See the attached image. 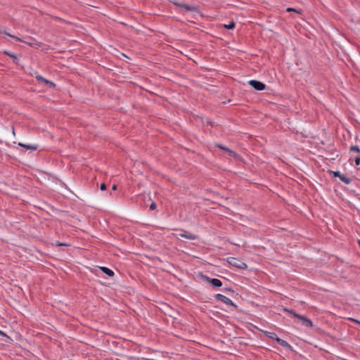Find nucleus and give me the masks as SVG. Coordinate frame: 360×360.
Masks as SVG:
<instances>
[{
    "label": "nucleus",
    "instance_id": "obj_25",
    "mask_svg": "<svg viewBox=\"0 0 360 360\" xmlns=\"http://www.w3.org/2000/svg\"><path fill=\"white\" fill-rule=\"evenodd\" d=\"M0 336H1V337H2V338H8V339L9 338V337H8V336H7V335H6V333H4V332H3V331H1V330H0Z\"/></svg>",
    "mask_w": 360,
    "mask_h": 360
},
{
    "label": "nucleus",
    "instance_id": "obj_14",
    "mask_svg": "<svg viewBox=\"0 0 360 360\" xmlns=\"http://www.w3.org/2000/svg\"><path fill=\"white\" fill-rule=\"evenodd\" d=\"M340 179L346 184H349L352 182V179L349 178L345 174H341Z\"/></svg>",
    "mask_w": 360,
    "mask_h": 360
},
{
    "label": "nucleus",
    "instance_id": "obj_22",
    "mask_svg": "<svg viewBox=\"0 0 360 360\" xmlns=\"http://www.w3.org/2000/svg\"><path fill=\"white\" fill-rule=\"evenodd\" d=\"M56 246H69V244L63 243H60V242H56Z\"/></svg>",
    "mask_w": 360,
    "mask_h": 360
},
{
    "label": "nucleus",
    "instance_id": "obj_4",
    "mask_svg": "<svg viewBox=\"0 0 360 360\" xmlns=\"http://www.w3.org/2000/svg\"><path fill=\"white\" fill-rule=\"evenodd\" d=\"M248 84L257 91H262L265 89L266 87V85L263 82L257 80H250Z\"/></svg>",
    "mask_w": 360,
    "mask_h": 360
},
{
    "label": "nucleus",
    "instance_id": "obj_15",
    "mask_svg": "<svg viewBox=\"0 0 360 360\" xmlns=\"http://www.w3.org/2000/svg\"><path fill=\"white\" fill-rule=\"evenodd\" d=\"M0 34H6V35H7V36H8V37H10L13 38V39H15V40H17V41H23L21 39H20V38H18V37H15V36H14V35H12V34H11L8 33V32H6V31H1V30H0Z\"/></svg>",
    "mask_w": 360,
    "mask_h": 360
},
{
    "label": "nucleus",
    "instance_id": "obj_13",
    "mask_svg": "<svg viewBox=\"0 0 360 360\" xmlns=\"http://www.w3.org/2000/svg\"><path fill=\"white\" fill-rule=\"evenodd\" d=\"M4 53L6 55H7V56H8L9 57H11V58L13 59V62H14V63H15L16 64H18V58L16 57V56H15V55H14L13 53H11V52H10V51H4Z\"/></svg>",
    "mask_w": 360,
    "mask_h": 360
},
{
    "label": "nucleus",
    "instance_id": "obj_23",
    "mask_svg": "<svg viewBox=\"0 0 360 360\" xmlns=\"http://www.w3.org/2000/svg\"><path fill=\"white\" fill-rule=\"evenodd\" d=\"M155 209H156V204H155V202H152V203L150 205V210H154Z\"/></svg>",
    "mask_w": 360,
    "mask_h": 360
},
{
    "label": "nucleus",
    "instance_id": "obj_5",
    "mask_svg": "<svg viewBox=\"0 0 360 360\" xmlns=\"http://www.w3.org/2000/svg\"><path fill=\"white\" fill-rule=\"evenodd\" d=\"M215 298L217 300H219L228 305H231V306L236 307V305L229 298L226 297V296H224L221 294H217L215 295Z\"/></svg>",
    "mask_w": 360,
    "mask_h": 360
},
{
    "label": "nucleus",
    "instance_id": "obj_19",
    "mask_svg": "<svg viewBox=\"0 0 360 360\" xmlns=\"http://www.w3.org/2000/svg\"><path fill=\"white\" fill-rule=\"evenodd\" d=\"M350 150L351 151H354L356 152V153L359 154L360 153V149L358 146H351L350 148Z\"/></svg>",
    "mask_w": 360,
    "mask_h": 360
},
{
    "label": "nucleus",
    "instance_id": "obj_16",
    "mask_svg": "<svg viewBox=\"0 0 360 360\" xmlns=\"http://www.w3.org/2000/svg\"><path fill=\"white\" fill-rule=\"evenodd\" d=\"M43 84L49 88H54L56 86V84L53 82L49 81L46 79V82H44Z\"/></svg>",
    "mask_w": 360,
    "mask_h": 360
},
{
    "label": "nucleus",
    "instance_id": "obj_2",
    "mask_svg": "<svg viewBox=\"0 0 360 360\" xmlns=\"http://www.w3.org/2000/svg\"><path fill=\"white\" fill-rule=\"evenodd\" d=\"M227 262L229 264L233 266H235L240 269H247V264L243 261L236 258V257H229L227 259Z\"/></svg>",
    "mask_w": 360,
    "mask_h": 360
},
{
    "label": "nucleus",
    "instance_id": "obj_29",
    "mask_svg": "<svg viewBox=\"0 0 360 360\" xmlns=\"http://www.w3.org/2000/svg\"><path fill=\"white\" fill-rule=\"evenodd\" d=\"M355 321L360 324V321Z\"/></svg>",
    "mask_w": 360,
    "mask_h": 360
},
{
    "label": "nucleus",
    "instance_id": "obj_7",
    "mask_svg": "<svg viewBox=\"0 0 360 360\" xmlns=\"http://www.w3.org/2000/svg\"><path fill=\"white\" fill-rule=\"evenodd\" d=\"M205 280L210 283L214 288H219L222 285V283L219 279L211 278L207 276H204Z\"/></svg>",
    "mask_w": 360,
    "mask_h": 360
},
{
    "label": "nucleus",
    "instance_id": "obj_12",
    "mask_svg": "<svg viewBox=\"0 0 360 360\" xmlns=\"http://www.w3.org/2000/svg\"><path fill=\"white\" fill-rule=\"evenodd\" d=\"M18 145L21 147L25 148L26 149H30L32 150H36L38 148L37 146L34 145H25L21 143H19Z\"/></svg>",
    "mask_w": 360,
    "mask_h": 360
},
{
    "label": "nucleus",
    "instance_id": "obj_9",
    "mask_svg": "<svg viewBox=\"0 0 360 360\" xmlns=\"http://www.w3.org/2000/svg\"><path fill=\"white\" fill-rule=\"evenodd\" d=\"M179 236L189 240H195L198 238L197 236L186 231H183L181 233H179Z\"/></svg>",
    "mask_w": 360,
    "mask_h": 360
},
{
    "label": "nucleus",
    "instance_id": "obj_6",
    "mask_svg": "<svg viewBox=\"0 0 360 360\" xmlns=\"http://www.w3.org/2000/svg\"><path fill=\"white\" fill-rule=\"evenodd\" d=\"M217 146L220 148L221 150L225 151L226 153H227V154L230 156V157H233L235 159H238L239 155L236 153L234 152L233 150L229 149V148L221 145V144H217Z\"/></svg>",
    "mask_w": 360,
    "mask_h": 360
},
{
    "label": "nucleus",
    "instance_id": "obj_26",
    "mask_svg": "<svg viewBox=\"0 0 360 360\" xmlns=\"http://www.w3.org/2000/svg\"><path fill=\"white\" fill-rule=\"evenodd\" d=\"M100 188L102 191H105L106 189V185L104 183L101 184L100 186Z\"/></svg>",
    "mask_w": 360,
    "mask_h": 360
},
{
    "label": "nucleus",
    "instance_id": "obj_24",
    "mask_svg": "<svg viewBox=\"0 0 360 360\" xmlns=\"http://www.w3.org/2000/svg\"><path fill=\"white\" fill-rule=\"evenodd\" d=\"M355 163L356 165H360V155H359L355 158Z\"/></svg>",
    "mask_w": 360,
    "mask_h": 360
},
{
    "label": "nucleus",
    "instance_id": "obj_21",
    "mask_svg": "<svg viewBox=\"0 0 360 360\" xmlns=\"http://www.w3.org/2000/svg\"><path fill=\"white\" fill-rule=\"evenodd\" d=\"M286 11L287 12H291V11H293V12H295V13H301V11L300 10H297L295 8H288L286 9Z\"/></svg>",
    "mask_w": 360,
    "mask_h": 360
},
{
    "label": "nucleus",
    "instance_id": "obj_11",
    "mask_svg": "<svg viewBox=\"0 0 360 360\" xmlns=\"http://www.w3.org/2000/svg\"><path fill=\"white\" fill-rule=\"evenodd\" d=\"M100 269L106 275H108L110 277H112L114 276V272L112 270L110 269L108 267L105 266H101Z\"/></svg>",
    "mask_w": 360,
    "mask_h": 360
},
{
    "label": "nucleus",
    "instance_id": "obj_3",
    "mask_svg": "<svg viewBox=\"0 0 360 360\" xmlns=\"http://www.w3.org/2000/svg\"><path fill=\"white\" fill-rule=\"evenodd\" d=\"M174 4L185 12H196L198 10V8L195 6L177 2H175Z\"/></svg>",
    "mask_w": 360,
    "mask_h": 360
},
{
    "label": "nucleus",
    "instance_id": "obj_10",
    "mask_svg": "<svg viewBox=\"0 0 360 360\" xmlns=\"http://www.w3.org/2000/svg\"><path fill=\"white\" fill-rule=\"evenodd\" d=\"M263 333L264 334V335L271 340H277L278 337L277 336V335L275 333H271V332H269V331H263Z\"/></svg>",
    "mask_w": 360,
    "mask_h": 360
},
{
    "label": "nucleus",
    "instance_id": "obj_28",
    "mask_svg": "<svg viewBox=\"0 0 360 360\" xmlns=\"http://www.w3.org/2000/svg\"><path fill=\"white\" fill-rule=\"evenodd\" d=\"M224 291L233 292V290L231 289H230V288H225Z\"/></svg>",
    "mask_w": 360,
    "mask_h": 360
},
{
    "label": "nucleus",
    "instance_id": "obj_8",
    "mask_svg": "<svg viewBox=\"0 0 360 360\" xmlns=\"http://www.w3.org/2000/svg\"><path fill=\"white\" fill-rule=\"evenodd\" d=\"M276 342L289 351L292 352L293 350L292 347L283 339L278 338V340H276Z\"/></svg>",
    "mask_w": 360,
    "mask_h": 360
},
{
    "label": "nucleus",
    "instance_id": "obj_18",
    "mask_svg": "<svg viewBox=\"0 0 360 360\" xmlns=\"http://www.w3.org/2000/svg\"><path fill=\"white\" fill-rule=\"evenodd\" d=\"M36 79L37 80V82H39V83H41V84H43L44 82H46V79L44 78L41 75H37L36 76Z\"/></svg>",
    "mask_w": 360,
    "mask_h": 360
},
{
    "label": "nucleus",
    "instance_id": "obj_1",
    "mask_svg": "<svg viewBox=\"0 0 360 360\" xmlns=\"http://www.w3.org/2000/svg\"><path fill=\"white\" fill-rule=\"evenodd\" d=\"M284 310L285 311H287L288 313L292 314L294 317L297 318L302 326H304L308 328L313 327L312 321L310 319H309L307 317L300 315L299 314H297L293 310L287 309H284Z\"/></svg>",
    "mask_w": 360,
    "mask_h": 360
},
{
    "label": "nucleus",
    "instance_id": "obj_20",
    "mask_svg": "<svg viewBox=\"0 0 360 360\" xmlns=\"http://www.w3.org/2000/svg\"><path fill=\"white\" fill-rule=\"evenodd\" d=\"M330 174H332V175L334 177H339V178L340 177V176L342 174L339 171H336V172L330 171Z\"/></svg>",
    "mask_w": 360,
    "mask_h": 360
},
{
    "label": "nucleus",
    "instance_id": "obj_27",
    "mask_svg": "<svg viewBox=\"0 0 360 360\" xmlns=\"http://www.w3.org/2000/svg\"><path fill=\"white\" fill-rule=\"evenodd\" d=\"M117 185L114 184V185L112 186V190L115 191V190H117Z\"/></svg>",
    "mask_w": 360,
    "mask_h": 360
},
{
    "label": "nucleus",
    "instance_id": "obj_17",
    "mask_svg": "<svg viewBox=\"0 0 360 360\" xmlns=\"http://www.w3.org/2000/svg\"><path fill=\"white\" fill-rule=\"evenodd\" d=\"M224 27L228 29V30L233 29L235 27V22H231L228 25H224Z\"/></svg>",
    "mask_w": 360,
    "mask_h": 360
}]
</instances>
